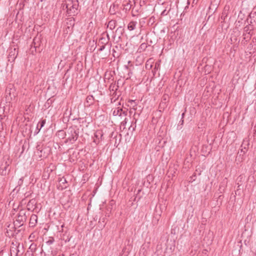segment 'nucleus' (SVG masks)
Listing matches in <instances>:
<instances>
[{
  "mask_svg": "<svg viewBox=\"0 0 256 256\" xmlns=\"http://www.w3.org/2000/svg\"><path fill=\"white\" fill-rule=\"evenodd\" d=\"M71 238H72V236H70V237L68 236L67 238L64 240L65 242H70Z\"/></svg>",
  "mask_w": 256,
  "mask_h": 256,
  "instance_id": "nucleus-37",
  "label": "nucleus"
},
{
  "mask_svg": "<svg viewBox=\"0 0 256 256\" xmlns=\"http://www.w3.org/2000/svg\"><path fill=\"white\" fill-rule=\"evenodd\" d=\"M130 61L128 62V64H130Z\"/></svg>",
  "mask_w": 256,
  "mask_h": 256,
  "instance_id": "nucleus-48",
  "label": "nucleus"
},
{
  "mask_svg": "<svg viewBox=\"0 0 256 256\" xmlns=\"http://www.w3.org/2000/svg\"><path fill=\"white\" fill-rule=\"evenodd\" d=\"M124 32V30L123 26H120L116 30V32L118 35L119 38L123 35Z\"/></svg>",
  "mask_w": 256,
  "mask_h": 256,
  "instance_id": "nucleus-16",
  "label": "nucleus"
},
{
  "mask_svg": "<svg viewBox=\"0 0 256 256\" xmlns=\"http://www.w3.org/2000/svg\"><path fill=\"white\" fill-rule=\"evenodd\" d=\"M40 37L36 36L32 42L31 44L32 48V47L36 50V48L40 46Z\"/></svg>",
  "mask_w": 256,
  "mask_h": 256,
  "instance_id": "nucleus-10",
  "label": "nucleus"
},
{
  "mask_svg": "<svg viewBox=\"0 0 256 256\" xmlns=\"http://www.w3.org/2000/svg\"><path fill=\"white\" fill-rule=\"evenodd\" d=\"M138 12V10H134V8H133L132 10V15L133 16H136L138 14H137Z\"/></svg>",
  "mask_w": 256,
  "mask_h": 256,
  "instance_id": "nucleus-31",
  "label": "nucleus"
},
{
  "mask_svg": "<svg viewBox=\"0 0 256 256\" xmlns=\"http://www.w3.org/2000/svg\"><path fill=\"white\" fill-rule=\"evenodd\" d=\"M79 128L78 126L74 125L68 128L66 132L64 130H59L58 132V134L62 133L64 135L67 136V138L65 141L66 143L70 142L72 144H73L78 140L79 136Z\"/></svg>",
  "mask_w": 256,
  "mask_h": 256,
  "instance_id": "nucleus-1",
  "label": "nucleus"
},
{
  "mask_svg": "<svg viewBox=\"0 0 256 256\" xmlns=\"http://www.w3.org/2000/svg\"><path fill=\"white\" fill-rule=\"evenodd\" d=\"M35 204H36V200L34 199H32V200H30L29 202H28V204H27V206L30 207L31 205L32 206H33ZM28 210H30V208H28Z\"/></svg>",
  "mask_w": 256,
  "mask_h": 256,
  "instance_id": "nucleus-20",
  "label": "nucleus"
},
{
  "mask_svg": "<svg viewBox=\"0 0 256 256\" xmlns=\"http://www.w3.org/2000/svg\"><path fill=\"white\" fill-rule=\"evenodd\" d=\"M16 90L14 86L12 84H9L6 88L5 91V99L6 102L10 103V102L16 97Z\"/></svg>",
  "mask_w": 256,
  "mask_h": 256,
  "instance_id": "nucleus-3",
  "label": "nucleus"
},
{
  "mask_svg": "<svg viewBox=\"0 0 256 256\" xmlns=\"http://www.w3.org/2000/svg\"><path fill=\"white\" fill-rule=\"evenodd\" d=\"M52 102L53 100H51L50 98L48 99L46 103V106L48 105L49 106L50 105L52 104Z\"/></svg>",
  "mask_w": 256,
  "mask_h": 256,
  "instance_id": "nucleus-29",
  "label": "nucleus"
},
{
  "mask_svg": "<svg viewBox=\"0 0 256 256\" xmlns=\"http://www.w3.org/2000/svg\"><path fill=\"white\" fill-rule=\"evenodd\" d=\"M54 242V238L50 237L49 240L46 242V244L48 245H50V244H52Z\"/></svg>",
  "mask_w": 256,
  "mask_h": 256,
  "instance_id": "nucleus-23",
  "label": "nucleus"
},
{
  "mask_svg": "<svg viewBox=\"0 0 256 256\" xmlns=\"http://www.w3.org/2000/svg\"><path fill=\"white\" fill-rule=\"evenodd\" d=\"M208 148V146H206V145H205V146H202V152H204V148Z\"/></svg>",
  "mask_w": 256,
  "mask_h": 256,
  "instance_id": "nucleus-42",
  "label": "nucleus"
},
{
  "mask_svg": "<svg viewBox=\"0 0 256 256\" xmlns=\"http://www.w3.org/2000/svg\"><path fill=\"white\" fill-rule=\"evenodd\" d=\"M107 37L108 38V40H106L104 38L102 37L100 39V41H102V44H106L108 42V41L110 39L108 34H107Z\"/></svg>",
  "mask_w": 256,
  "mask_h": 256,
  "instance_id": "nucleus-22",
  "label": "nucleus"
},
{
  "mask_svg": "<svg viewBox=\"0 0 256 256\" xmlns=\"http://www.w3.org/2000/svg\"><path fill=\"white\" fill-rule=\"evenodd\" d=\"M94 98L92 96H88L86 97V102H84L85 106H88L92 105L94 104Z\"/></svg>",
  "mask_w": 256,
  "mask_h": 256,
  "instance_id": "nucleus-12",
  "label": "nucleus"
},
{
  "mask_svg": "<svg viewBox=\"0 0 256 256\" xmlns=\"http://www.w3.org/2000/svg\"><path fill=\"white\" fill-rule=\"evenodd\" d=\"M136 22L132 21L130 22L128 26V28L130 30H132L136 28Z\"/></svg>",
  "mask_w": 256,
  "mask_h": 256,
  "instance_id": "nucleus-19",
  "label": "nucleus"
},
{
  "mask_svg": "<svg viewBox=\"0 0 256 256\" xmlns=\"http://www.w3.org/2000/svg\"><path fill=\"white\" fill-rule=\"evenodd\" d=\"M23 182H24V177H22L20 178V180L18 182V185L19 186H21L23 184Z\"/></svg>",
  "mask_w": 256,
  "mask_h": 256,
  "instance_id": "nucleus-30",
  "label": "nucleus"
},
{
  "mask_svg": "<svg viewBox=\"0 0 256 256\" xmlns=\"http://www.w3.org/2000/svg\"><path fill=\"white\" fill-rule=\"evenodd\" d=\"M196 176V174H194L192 176H191V179L192 180H194L195 179L194 178V177Z\"/></svg>",
  "mask_w": 256,
  "mask_h": 256,
  "instance_id": "nucleus-41",
  "label": "nucleus"
},
{
  "mask_svg": "<svg viewBox=\"0 0 256 256\" xmlns=\"http://www.w3.org/2000/svg\"><path fill=\"white\" fill-rule=\"evenodd\" d=\"M59 182H62L63 184H64L65 183H66V180L65 178H62L60 180Z\"/></svg>",
  "mask_w": 256,
  "mask_h": 256,
  "instance_id": "nucleus-35",
  "label": "nucleus"
},
{
  "mask_svg": "<svg viewBox=\"0 0 256 256\" xmlns=\"http://www.w3.org/2000/svg\"><path fill=\"white\" fill-rule=\"evenodd\" d=\"M184 114H185L184 112H183L182 114V119L184 118Z\"/></svg>",
  "mask_w": 256,
  "mask_h": 256,
  "instance_id": "nucleus-43",
  "label": "nucleus"
},
{
  "mask_svg": "<svg viewBox=\"0 0 256 256\" xmlns=\"http://www.w3.org/2000/svg\"><path fill=\"white\" fill-rule=\"evenodd\" d=\"M146 47H147L146 44L145 43H142L140 44V48L144 50L146 48Z\"/></svg>",
  "mask_w": 256,
  "mask_h": 256,
  "instance_id": "nucleus-27",
  "label": "nucleus"
},
{
  "mask_svg": "<svg viewBox=\"0 0 256 256\" xmlns=\"http://www.w3.org/2000/svg\"><path fill=\"white\" fill-rule=\"evenodd\" d=\"M26 218L27 216L26 215V212L25 210H20L16 220V223L14 225L18 226H22L24 224V222H26Z\"/></svg>",
  "mask_w": 256,
  "mask_h": 256,
  "instance_id": "nucleus-4",
  "label": "nucleus"
},
{
  "mask_svg": "<svg viewBox=\"0 0 256 256\" xmlns=\"http://www.w3.org/2000/svg\"><path fill=\"white\" fill-rule=\"evenodd\" d=\"M114 116H126L128 114V110H124L122 108H117L112 112Z\"/></svg>",
  "mask_w": 256,
  "mask_h": 256,
  "instance_id": "nucleus-8",
  "label": "nucleus"
},
{
  "mask_svg": "<svg viewBox=\"0 0 256 256\" xmlns=\"http://www.w3.org/2000/svg\"><path fill=\"white\" fill-rule=\"evenodd\" d=\"M162 99L166 103V102H167L168 101V94H164L162 96Z\"/></svg>",
  "mask_w": 256,
  "mask_h": 256,
  "instance_id": "nucleus-26",
  "label": "nucleus"
},
{
  "mask_svg": "<svg viewBox=\"0 0 256 256\" xmlns=\"http://www.w3.org/2000/svg\"><path fill=\"white\" fill-rule=\"evenodd\" d=\"M248 149L246 147H244V148H242L240 151L238 152V156H242L241 159L242 160L243 156H244V154H246V152H247Z\"/></svg>",
  "mask_w": 256,
  "mask_h": 256,
  "instance_id": "nucleus-18",
  "label": "nucleus"
},
{
  "mask_svg": "<svg viewBox=\"0 0 256 256\" xmlns=\"http://www.w3.org/2000/svg\"><path fill=\"white\" fill-rule=\"evenodd\" d=\"M78 4L75 3L74 4L71 2L70 4H66V8L67 9L68 14L70 15L74 16L77 14L78 8Z\"/></svg>",
  "mask_w": 256,
  "mask_h": 256,
  "instance_id": "nucleus-5",
  "label": "nucleus"
},
{
  "mask_svg": "<svg viewBox=\"0 0 256 256\" xmlns=\"http://www.w3.org/2000/svg\"><path fill=\"white\" fill-rule=\"evenodd\" d=\"M38 220V216L36 214H32L30 216V224H32V226H34L37 222Z\"/></svg>",
  "mask_w": 256,
  "mask_h": 256,
  "instance_id": "nucleus-17",
  "label": "nucleus"
},
{
  "mask_svg": "<svg viewBox=\"0 0 256 256\" xmlns=\"http://www.w3.org/2000/svg\"><path fill=\"white\" fill-rule=\"evenodd\" d=\"M160 68V64H158V63H156L155 64V66H154V72L156 70H158V68Z\"/></svg>",
  "mask_w": 256,
  "mask_h": 256,
  "instance_id": "nucleus-34",
  "label": "nucleus"
},
{
  "mask_svg": "<svg viewBox=\"0 0 256 256\" xmlns=\"http://www.w3.org/2000/svg\"><path fill=\"white\" fill-rule=\"evenodd\" d=\"M67 24H70V26H73L74 25V19H70L68 20V22H67Z\"/></svg>",
  "mask_w": 256,
  "mask_h": 256,
  "instance_id": "nucleus-24",
  "label": "nucleus"
},
{
  "mask_svg": "<svg viewBox=\"0 0 256 256\" xmlns=\"http://www.w3.org/2000/svg\"><path fill=\"white\" fill-rule=\"evenodd\" d=\"M37 245L35 243H32L28 250L24 254V256H34V254L37 250Z\"/></svg>",
  "mask_w": 256,
  "mask_h": 256,
  "instance_id": "nucleus-7",
  "label": "nucleus"
},
{
  "mask_svg": "<svg viewBox=\"0 0 256 256\" xmlns=\"http://www.w3.org/2000/svg\"><path fill=\"white\" fill-rule=\"evenodd\" d=\"M2 252V250L0 252V256H1V254Z\"/></svg>",
  "mask_w": 256,
  "mask_h": 256,
  "instance_id": "nucleus-47",
  "label": "nucleus"
},
{
  "mask_svg": "<svg viewBox=\"0 0 256 256\" xmlns=\"http://www.w3.org/2000/svg\"><path fill=\"white\" fill-rule=\"evenodd\" d=\"M60 136H65L64 135V134H62V133H60L59 135H60Z\"/></svg>",
  "mask_w": 256,
  "mask_h": 256,
  "instance_id": "nucleus-45",
  "label": "nucleus"
},
{
  "mask_svg": "<svg viewBox=\"0 0 256 256\" xmlns=\"http://www.w3.org/2000/svg\"><path fill=\"white\" fill-rule=\"evenodd\" d=\"M254 29L252 27L250 28V27L249 26H246L244 28V31L247 33L248 34L250 35V36H248L246 38V34H244L245 37L244 38V39L248 38V40H250L251 38V36L252 35V34L250 32L251 30H252Z\"/></svg>",
  "mask_w": 256,
  "mask_h": 256,
  "instance_id": "nucleus-13",
  "label": "nucleus"
},
{
  "mask_svg": "<svg viewBox=\"0 0 256 256\" xmlns=\"http://www.w3.org/2000/svg\"><path fill=\"white\" fill-rule=\"evenodd\" d=\"M125 67H126V69H128V66H125Z\"/></svg>",
  "mask_w": 256,
  "mask_h": 256,
  "instance_id": "nucleus-46",
  "label": "nucleus"
},
{
  "mask_svg": "<svg viewBox=\"0 0 256 256\" xmlns=\"http://www.w3.org/2000/svg\"><path fill=\"white\" fill-rule=\"evenodd\" d=\"M46 120H41L39 122H38V124H40V128H42L45 124H46Z\"/></svg>",
  "mask_w": 256,
  "mask_h": 256,
  "instance_id": "nucleus-25",
  "label": "nucleus"
},
{
  "mask_svg": "<svg viewBox=\"0 0 256 256\" xmlns=\"http://www.w3.org/2000/svg\"><path fill=\"white\" fill-rule=\"evenodd\" d=\"M10 164L11 161L8 158H4L0 166V175L6 176L9 174L11 168L10 166Z\"/></svg>",
  "mask_w": 256,
  "mask_h": 256,
  "instance_id": "nucleus-2",
  "label": "nucleus"
},
{
  "mask_svg": "<svg viewBox=\"0 0 256 256\" xmlns=\"http://www.w3.org/2000/svg\"><path fill=\"white\" fill-rule=\"evenodd\" d=\"M103 132L101 130H98L94 134V136L96 138V139H94V142L96 143V144H99L100 142V140H102L103 137Z\"/></svg>",
  "mask_w": 256,
  "mask_h": 256,
  "instance_id": "nucleus-9",
  "label": "nucleus"
},
{
  "mask_svg": "<svg viewBox=\"0 0 256 256\" xmlns=\"http://www.w3.org/2000/svg\"><path fill=\"white\" fill-rule=\"evenodd\" d=\"M170 10V9L168 11H167V10H166V8L165 10H164L162 12V14H161V15H162V16H166V15H167V14H168V12H169Z\"/></svg>",
  "mask_w": 256,
  "mask_h": 256,
  "instance_id": "nucleus-28",
  "label": "nucleus"
},
{
  "mask_svg": "<svg viewBox=\"0 0 256 256\" xmlns=\"http://www.w3.org/2000/svg\"><path fill=\"white\" fill-rule=\"evenodd\" d=\"M140 192H141V190H138V192H137L136 195H138V194H140Z\"/></svg>",
  "mask_w": 256,
  "mask_h": 256,
  "instance_id": "nucleus-44",
  "label": "nucleus"
},
{
  "mask_svg": "<svg viewBox=\"0 0 256 256\" xmlns=\"http://www.w3.org/2000/svg\"><path fill=\"white\" fill-rule=\"evenodd\" d=\"M126 120H127L126 118H124V120H123V121L122 122L121 124H122V126H124L126 124Z\"/></svg>",
  "mask_w": 256,
  "mask_h": 256,
  "instance_id": "nucleus-36",
  "label": "nucleus"
},
{
  "mask_svg": "<svg viewBox=\"0 0 256 256\" xmlns=\"http://www.w3.org/2000/svg\"><path fill=\"white\" fill-rule=\"evenodd\" d=\"M116 25V20H112L108 22L107 24V28H109L110 30H113L114 29Z\"/></svg>",
  "mask_w": 256,
  "mask_h": 256,
  "instance_id": "nucleus-15",
  "label": "nucleus"
},
{
  "mask_svg": "<svg viewBox=\"0 0 256 256\" xmlns=\"http://www.w3.org/2000/svg\"><path fill=\"white\" fill-rule=\"evenodd\" d=\"M38 126H37V128H36V131L35 132V134H38V132L40 131V130L42 128H38Z\"/></svg>",
  "mask_w": 256,
  "mask_h": 256,
  "instance_id": "nucleus-38",
  "label": "nucleus"
},
{
  "mask_svg": "<svg viewBox=\"0 0 256 256\" xmlns=\"http://www.w3.org/2000/svg\"><path fill=\"white\" fill-rule=\"evenodd\" d=\"M134 120H135V122H134L135 126H134V128H132V131L135 130V128H136V122L137 120L136 119V118H134Z\"/></svg>",
  "mask_w": 256,
  "mask_h": 256,
  "instance_id": "nucleus-40",
  "label": "nucleus"
},
{
  "mask_svg": "<svg viewBox=\"0 0 256 256\" xmlns=\"http://www.w3.org/2000/svg\"><path fill=\"white\" fill-rule=\"evenodd\" d=\"M250 22L249 25H251L253 24H256V12H252L250 14Z\"/></svg>",
  "mask_w": 256,
  "mask_h": 256,
  "instance_id": "nucleus-14",
  "label": "nucleus"
},
{
  "mask_svg": "<svg viewBox=\"0 0 256 256\" xmlns=\"http://www.w3.org/2000/svg\"><path fill=\"white\" fill-rule=\"evenodd\" d=\"M20 246V244H18L17 246H16V248L12 247L10 248V255H12V253L14 252L15 250L16 251V254L15 256H21L23 254V252H20L19 250V248Z\"/></svg>",
  "mask_w": 256,
  "mask_h": 256,
  "instance_id": "nucleus-11",
  "label": "nucleus"
},
{
  "mask_svg": "<svg viewBox=\"0 0 256 256\" xmlns=\"http://www.w3.org/2000/svg\"><path fill=\"white\" fill-rule=\"evenodd\" d=\"M18 55V48L10 47L8 49V60L12 62L14 61Z\"/></svg>",
  "mask_w": 256,
  "mask_h": 256,
  "instance_id": "nucleus-6",
  "label": "nucleus"
},
{
  "mask_svg": "<svg viewBox=\"0 0 256 256\" xmlns=\"http://www.w3.org/2000/svg\"><path fill=\"white\" fill-rule=\"evenodd\" d=\"M130 2H127L126 4H124V8L126 11L130 10L132 8V5L130 4Z\"/></svg>",
  "mask_w": 256,
  "mask_h": 256,
  "instance_id": "nucleus-21",
  "label": "nucleus"
},
{
  "mask_svg": "<svg viewBox=\"0 0 256 256\" xmlns=\"http://www.w3.org/2000/svg\"><path fill=\"white\" fill-rule=\"evenodd\" d=\"M183 124H184V120L181 118L180 120V121L179 124L183 125Z\"/></svg>",
  "mask_w": 256,
  "mask_h": 256,
  "instance_id": "nucleus-39",
  "label": "nucleus"
},
{
  "mask_svg": "<svg viewBox=\"0 0 256 256\" xmlns=\"http://www.w3.org/2000/svg\"><path fill=\"white\" fill-rule=\"evenodd\" d=\"M128 102L129 103H130V104H132V103H134V106H136L137 105V104L136 102V100H130Z\"/></svg>",
  "mask_w": 256,
  "mask_h": 256,
  "instance_id": "nucleus-33",
  "label": "nucleus"
},
{
  "mask_svg": "<svg viewBox=\"0 0 256 256\" xmlns=\"http://www.w3.org/2000/svg\"><path fill=\"white\" fill-rule=\"evenodd\" d=\"M105 45L106 44H102V46H100V48H98V52H102L105 48Z\"/></svg>",
  "mask_w": 256,
  "mask_h": 256,
  "instance_id": "nucleus-32",
  "label": "nucleus"
}]
</instances>
